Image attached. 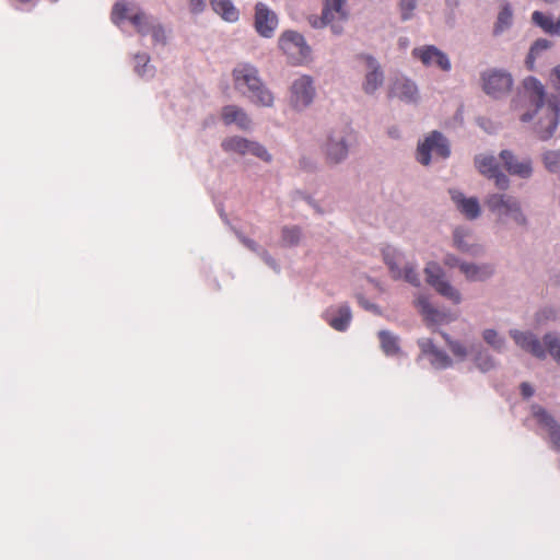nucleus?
<instances>
[{"mask_svg":"<svg viewBox=\"0 0 560 560\" xmlns=\"http://www.w3.org/2000/svg\"><path fill=\"white\" fill-rule=\"evenodd\" d=\"M524 93L533 109L520 116L522 122H532L535 136L541 141L550 140L560 122V107L553 96H547L545 86L536 78L524 80Z\"/></svg>","mask_w":560,"mask_h":560,"instance_id":"f257e3e1","label":"nucleus"},{"mask_svg":"<svg viewBox=\"0 0 560 560\" xmlns=\"http://www.w3.org/2000/svg\"><path fill=\"white\" fill-rule=\"evenodd\" d=\"M483 202L497 223L511 224L523 230L529 228V217L518 197L508 192H489Z\"/></svg>","mask_w":560,"mask_h":560,"instance_id":"f03ea898","label":"nucleus"},{"mask_svg":"<svg viewBox=\"0 0 560 560\" xmlns=\"http://www.w3.org/2000/svg\"><path fill=\"white\" fill-rule=\"evenodd\" d=\"M110 18L116 25H119L124 20H129L139 34H151L155 44H166V32L164 27L160 24H155L153 20L135 3H127L125 1L116 2L113 7Z\"/></svg>","mask_w":560,"mask_h":560,"instance_id":"7ed1b4c3","label":"nucleus"},{"mask_svg":"<svg viewBox=\"0 0 560 560\" xmlns=\"http://www.w3.org/2000/svg\"><path fill=\"white\" fill-rule=\"evenodd\" d=\"M235 89L246 95L254 104L265 107L273 105L272 93L261 82L258 70L249 65L243 63L233 70Z\"/></svg>","mask_w":560,"mask_h":560,"instance_id":"20e7f679","label":"nucleus"},{"mask_svg":"<svg viewBox=\"0 0 560 560\" xmlns=\"http://www.w3.org/2000/svg\"><path fill=\"white\" fill-rule=\"evenodd\" d=\"M383 259L394 280H405L417 288L421 285L417 264L409 260L401 250L393 246H386L383 249Z\"/></svg>","mask_w":560,"mask_h":560,"instance_id":"39448f33","label":"nucleus"},{"mask_svg":"<svg viewBox=\"0 0 560 560\" xmlns=\"http://www.w3.org/2000/svg\"><path fill=\"white\" fill-rule=\"evenodd\" d=\"M423 272L427 283L442 298L454 305H458L464 301L460 290L450 281L440 264L436 261L427 262Z\"/></svg>","mask_w":560,"mask_h":560,"instance_id":"423d86ee","label":"nucleus"},{"mask_svg":"<svg viewBox=\"0 0 560 560\" xmlns=\"http://www.w3.org/2000/svg\"><path fill=\"white\" fill-rule=\"evenodd\" d=\"M347 0H327L323 8L322 16L311 15L310 24L314 28L330 25L335 34H340L347 23V14L343 10Z\"/></svg>","mask_w":560,"mask_h":560,"instance_id":"0eeeda50","label":"nucleus"},{"mask_svg":"<svg viewBox=\"0 0 560 560\" xmlns=\"http://www.w3.org/2000/svg\"><path fill=\"white\" fill-rule=\"evenodd\" d=\"M355 60L364 72L361 85L363 92L370 96L375 95L385 81V73L381 63L370 54H359L355 56Z\"/></svg>","mask_w":560,"mask_h":560,"instance_id":"6e6552de","label":"nucleus"},{"mask_svg":"<svg viewBox=\"0 0 560 560\" xmlns=\"http://www.w3.org/2000/svg\"><path fill=\"white\" fill-rule=\"evenodd\" d=\"M432 154L446 159L451 154L450 143L447 139L439 131L430 132L417 145L416 160L423 166H428L432 162Z\"/></svg>","mask_w":560,"mask_h":560,"instance_id":"1a4fd4ad","label":"nucleus"},{"mask_svg":"<svg viewBox=\"0 0 560 560\" xmlns=\"http://www.w3.org/2000/svg\"><path fill=\"white\" fill-rule=\"evenodd\" d=\"M483 92L493 97L502 98L509 94L513 86V78L503 69L491 68L481 72Z\"/></svg>","mask_w":560,"mask_h":560,"instance_id":"9d476101","label":"nucleus"},{"mask_svg":"<svg viewBox=\"0 0 560 560\" xmlns=\"http://www.w3.org/2000/svg\"><path fill=\"white\" fill-rule=\"evenodd\" d=\"M388 97L409 105L419 104L421 96L415 80L402 73L395 74L388 84Z\"/></svg>","mask_w":560,"mask_h":560,"instance_id":"9b49d317","label":"nucleus"},{"mask_svg":"<svg viewBox=\"0 0 560 560\" xmlns=\"http://www.w3.org/2000/svg\"><path fill=\"white\" fill-rule=\"evenodd\" d=\"M420 353L418 361L427 360L433 370L442 371L454 366V359L443 349L439 348L433 339L428 337L419 338L417 341Z\"/></svg>","mask_w":560,"mask_h":560,"instance_id":"f8f14e48","label":"nucleus"},{"mask_svg":"<svg viewBox=\"0 0 560 560\" xmlns=\"http://www.w3.org/2000/svg\"><path fill=\"white\" fill-rule=\"evenodd\" d=\"M413 305L422 316L428 327L448 324L455 320V316L446 310L435 307L425 293L419 292L415 295Z\"/></svg>","mask_w":560,"mask_h":560,"instance_id":"ddd939ff","label":"nucleus"},{"mask_svg":"<svg viewBox=\"0 0 560 560\" xmlns=\"http://www.w3.org/2000/svg\"><path fill=\"white\" fill-rule=\"evenodd\" d=\"M529 415L530 419H533L546 434L551 448L560 452V424L555 417L542 406L536 404L530 406Z\"/></svg>","mask_w":560,"mask_h":560,"instance_id":"4468645a","label":"nucleus"},{"mask_svg":"<svg viewBox=\"0 0 560 560\" xmlns=\"http://www.w3.org/2000/svg\"><path fill=\"white\" fill-rule=\"evenodd\" d=\"M279 47L294 65L304 62L311 52L304 37L294 31H285L280 36Z\"/></svg>","mask_w":560,"mask_h":560,"instance_id":"2eb2a0df","label":"nucleus"},{"mask_svg":"<svg viewBox=\"0 0 560 560\" xmlns=\"http://www.w3.org/2000/svg\"><path fill=\"white\" fill-rule=\"evenodd\" d=\"M475 166L478 172L487 177L488 179H492L494 185L500 190H508L511 186V180L509 176L501 171L497 159L491 154H479L475 158Z\"/></svg>","mask_w":560,"mask_h":560,"instance_id":"dca6fc26","label":"nucleus"},{"mask_svg":"<svg viewBox=\"0 0 560 560\" xmlns=\"http://www.w3.org/2000/svg\"><path fill=\"white\" fill-rule=\"evenodd\" d=\"M221 147L225 152H233L240 155L252 154L265 162L271 161V155L268 153L264 145L256 141L247 140L243 137H229L222 141Z\"/></svg>","mask_w":560,"mask_h":560,"instance_id":"f3484780","label":"nucleus"},{"mask_svg":"<svg viewBox=\"0 0 560 560\" xmlns=\"http://www.w3.org/2000/svg\"><path fill=\"white\" fill-rule=\"evenodd\" d=\"M412 57L420 60L424 67H434L444 72L452 70V62L446 52L435 45H423L412 49Z\"/></svg>","mask_w":560,"mask_h":560,"instance_id":"a211bd4d","label":"nucleus"},{"mask_svg":"<svg viewBox=\"0 0 560 560\" xmlns=\"http://www.w3.org/2000/svg\"><path fill=\"white\" fill-rule=\"evenodd\" d=\"M452 245L462 254L471 257H481L485 255V246L477 242L472 231L468 228L456 226L452 233Z\"/></svg>","mask_w":560,"mask_h":560,"instance_id":"6ab92c4d","label":"nucleus"},{"mask_svg":"<svg viewBox=\"0 0 560 560\" xmlns=\"http://www.w3.org/2000/svg\"><path fill=\"white\" fill-rule=\"evenodd\" d=\"M499 158L505 171L522 179H529L534 174L533 160L529 156H518L511 150H502Z\"/></svg>","mask_w":560,"mask_h":560,"instance_id":"aec40b11","label":"nucleus"},{"mask_svg":"<svg viewBox=\"0 0 560 560\" xmlns=\"http://www.w3.org/2000/svg\"><path fill=\"white\" fill-rule=\"evenodd\" d=\"M315 94L313 79L310 75H301L291 84L290 104L296 109H303L313 102Z\"/></svg>","mask_w":560,"mask_h":560,"instance_id":"412c9836","label":"nucleus"},{"mask_svg":"<svg viewBox=\"0 0 560 560\" xmlns=\"http://www.w3.org/2000/svg\"><path fill=\"white\" fill-rule=\"evenodd\" d=\"M509 335L515 345L523 351L530 353L533 357L539 360L547 358L544 340L540 341V339L533 331L511 329Z\"/></svg>","mask_w":560,"mask_h":560,"instance_id":"4be33fe9","label":"nucleus"},{"mask_svg":"<svg viewBox=\"0 0 560 560\" xmlns=\"http://www.w3.org/2000/svg\"><path fill=\"white\" fill-rule=\"evenodd\" d=\"M254 27L265 38H271L278 27L277 14L262 2L255 5Z\"/></svg>","mask_w":560,"mask_h":560,"instance_id":"5701e85b","label":"nucleus"},{"mask_svg":"<svg viewBox=\"0 0 560 560\" xmlns=\"http://www.w3.org/2000/svg\"><path fill=\"white\" fill-rule=\"evenodd\" d=\"M450 196L456 209L467 219L476 220L481 215V206L477 197H466L458 189H450Z\"/></svg>","mask_w":560,"mask_h":560,"instance_id":"b1692460","label":"nucleus"},{"mask_svg":"<svg viewBox=\"0 0 560 560\" xmlns=\"http://www.w3.org/2000/svg\"><path fill=\"white\" fill-rule=\"evenodd\" d=\"M494 265L491 262L467 261L462 265V275L468 282H485L493 277Z\"/></svg>","mask_w":560,"mask_h":560,"instance_id":"393cba45","label":"nucleus"},{"mask_svg":"<svg viewBox=\"0 0 560 560\" xmlns=\"http://www.w3.org/2000/svg\"><path fill=\"white\" fill-rule=\"evenodd\" d=\"M472 362L478 371L488 373L499 366V361L490 353V351L480 345L471 347Z\"/></svg>","mask_w":560,"mask_h":560,"instance_id":"a878e982","label":"nucleus"},{"mask_svg":"<svg viewBox=\"0 0 560 560\" xmlns=\"http://www.w3.org/2000/svg\"><path fill=\"white\" fill-rule=\"evenodd\" d=\"M532 23L544 33L560 37V14L555 18L551 13L534 11L532 13Z\"/></svg>","mask_w":560,"mask_h":560,"instance_id":"bb28decb","label":"nucleus"},{"mask_svg":"<svg viewBox=\"0 0 560 560\" xmlns=\"http://www.w3.org/2000/svg\"><path fill=\"white\" fill-rule=\"evenodd\" d=\"M221 117L225 125L235 124L242 130L249 129L252 124V120L246 112L235 105L224 106L221 112Z\"/></svg>","mask_w":560,"mask_h":560,"instance_id":"cd10ccee","label":"nucleus"},{"mask_svg":"<svg viewBox=\"0 0 560 560\" xmlns=\"http://www.w3.org/2000/svg\"><path fill=\"white\" fill-rule=\"evenodd\" d=\"M348 154L346 138L341 135H332L327 143L326 155L330 163H338Z\"/></svg>","mask_w":560,"mask_h":560,"instance_id":"c85d7f7f","label":"nucleus"},{"mask_svg":"<svg viewBox=\"0 0 560 560\" xmlns=\"http://www.w3.org/2000/svg\"><path fill=\"white\" fill-rule=\"evenodd\" d=\"M211 9L229 23H235L240 19V11L232 0H210Z\"/></svg>","mask_w":560,"mask_h":560,"instance_id":"c756f323","label":"nucleus"},{"mask_svg":"<svg viewBox=\"0 0 560 560\" xmlns=\"http://www.w3.org/2000/svg\"><path fill=\"white\" fill-rule=\"evenodd\" d=\"M513 24V9L509 2H502L494 24L493 33L499 36Z\"/></svg>","mask_w":560,"mask_h":560,"instance_id":"7c9ffc66","label":"nucleus"},{"mask_svg":"<svg viewBox=\"0 0 560 560\" xmlns=\"http://www.w3.org/2000/svg\"><path fill=\"white\" fill-rule=\"evenodd\" d=\"M483 341L495 352L503 353L508 348V341L504 336L493 328L483 329L481 332Z\"/></svg>","mask_w":560,"mask_h":560,"instance_id":"2f4dec72","label":"nucleus"},{"mask_svg":"<svg viewBox=\"0 0 560 560\" xmlns=\"http://www.w3.org/2000/svg\"><path fill=\"white\" fill-rule=\"evenodd\" d=\"M541 163L547 172L560 180V148L545 150L541 153Z\"/></svg>","mask_w":560,"mask_h":560,"instance_id":"473e14b6","label":"nucleus"},{"mask_svg":"<svg viewBox=\"0 0 560 560\" xmlns=\"http://www.w3.org/2000/svg\"><path fill=\"white\" fill-rule=\"evenodd\" d=\"M381 347L386 355L394 357L400 353L399 338L386 330L378 332Z\"/></svg>","mask_w":560,"mask_h":560,"instance_id":"72a5a7b5","label":"nucleus"},{"mask_svg":"<svg viewBox=\"0 0 560 560\" xmlns=\"http://www.w3.org/2000/svg\"><path fill=\"white\" fill-rule=\"evenodd\" d=\"M544 345L547 351L552 359L560 364V335L555 331L547 332L544 336Z\"/></svg>","mask_w":560,"mask_h":560,"instance_id":"f704fd0d","label":"nucleus"},{"mask_svg":"<svg viewBox=\"0 0 560 560\" xmlns=\"http://www.w3.org/2000/svg\"><path fill=\"white\" fill-rule=\"evenodd\" d=\"M552 43L547 38H538L530 46L526 63L532 68L535 59L540 56L541 52L551 48Z\"/></svg>","mask_w":560,"mask_h":560,"instance_id":"c9c22d12","label":"nucleus"},{"mask_svg":"<svg viewBox=\"0 0 560 560\" xmlns=\"http://www.w3.org/2000/svg\"><path fill=\"white\" fill-rule=\"evenodd\" d=\"M417 8L418 0H398L400 20L402 22L410 21L415 16Z\"/></svg>","mask_w":560,"mask_h":560,"instance_id":"e433bc0d","label":"nucleus"},{"mask_svg":"<svg viewBox=\"0 0 560 560\" xmlns=\"http://www.w3.org/2000/svg\"><path fill=\"white\" fill-rule=\"evenodd\" d=\"M328 324L336 330L343 331L347 329L349 320H350V312L348 308L340 311L338 316H329L328 315Z\"/></svg>","mask_w":560,"mask_h":560,"instance_id":"4c0bfd02","label":"nucleus"},{"mask_svg":"<svg viewBox=\"0 0 560 560\" xmlns=\"http://www.w3.org/2000/svg\"><path fill=\"white\" fill-rule=\"evenodd\" d=\"M450 351L457 359V361L463 362L467 359L471 350L467 348V346L460 340L450 341Z\"/></svg>","mask_w":560,"mask_h":560,"instance_id":"58836bf2","label":"nucleus"},{"mask_svg":"<svg viewBox=\"0 0 560 560\" xmlns=\"http://www.w3.org/2000/svg\"><path fill=\"white\" fill-rule=\"evenodd\" d=\"M300 236H301V231L296 226L284 228L282 230V241L287 245H295V244H298V242L300 240Z\"/></svg>","mask_w":560,"mask_h":560,"instance_id":"ea45409f","label":"nucleus"},{"mask_svg":"<svg viewBox=\"0 0 560 560\" xmlns=\"http://www.w3.org/2000/svg\"><path fill=\"white\" fill-rule=\"evenodd\" d=\"M442 262L447 268H458L462 272V265L466 262V260L459 258L453 253H445L442 258Z\"/></svg>","mask_w":560,"mask_h":560,"instance_id":"a19ab883","label":"nucleus"},{"mask_svg":"<svg viewBox=\"0 0 560 560\" xmlns=\"http://www.w3.org/2000/svg\"><path fill=\"white\" fill-rule=\"evenodd\" d=\"M136 60V71L139 75L143 77L145 75V67L149 62V56L147 54H138L135 57Z\"/></svg>","mask_w":560,"mask_h":560,"instance_id":"79ce46f5","label":"nucleus"},{"mask_svg":"<svg viewBox=\"0 0 560 560\" xmlns=\"http://www.w3.org/2000/svg\"><path fill=\"white\" fill-rule=\"evenodd\" d=\"M357 299H358V303L365 310V311H369V312H372L374 314H380V307L368 301L363 295L361 294H358L357 295Z\"/></svg>","mask_w":560,"mask_h":560,"instance_id":"37998d69","label":"nucleus"},{"mask_svg":"<svg viewBox=\"0 0 560 560\" xmlns=\"http://www.w3.org/2000/svg\"><path fill=\"white\" fill-rule=\"evenodd\" d=\"M559 312L553 307H546L540 311L539 316L545 320H556L558 318Z\"/></svg>","mask_w":560,"mask_h":560,"instance_id":"c03bdc74","label":"nucleus"},{"mask_svg":"<svg viewBox=\"0 0 560 560\" xmlns=\"http://www.w3.org/2000/svg\"><path fill=\"white\" fill-rule=\"evenodd\" d=\"M206 8V0H190L189 9L192 13H200Z\"/></svg>","mask_w":560,"mask_h":560,"instance_id":"a18cd8bd","label":"nucleus"},{"mask_svg":"<svg viewBox=\"0 0 560 560\" xmlns=\"http://www.w3.org/2000/svg\"><path fill=\"white\" fill-rule=\"evenodd\" d=\"M521 392H522V395L525 397V398H529L534 395V388L530 384L528 383H523L521 385Z\"/></svg>","mask_w":560,"mask_h":560,"instance_id":"49530a36","label":"nucleus"},{"mask_svg":"<svg viewBox=\"0 0 560 560\" xmlns=\"http://www.w3.org/2000/svg\"><path fill=\"white\" fill-rule=\"evenodd\" d=\"M241 241H242V243H243V244H244L248 249H250V250H253V252H257V249H258V245L256 244V242H255V241H253V240H250V238H247V237H244V236H242V237H241Z\"/></svg>","mask_w":560,"mask_h":560,"instance_id":"de8ad7c7","label":"nucleus"},{"mask_svg":"<svg viewBox=\"0 0 560 560\" xmlns=\"http://www.w3.org/2000/svg\"><path fill=\"white\" fill-rule=\"evenodd\" d=\"M261 257L270 267L277 268L276 260L266 250L261 253Z\"/></svg>","mask_w":560,"mask_h":560,"instance_id":"09e8293b","label":"nucleus"},{"mask_svg":"<svg viewBox=\"0 0 560 560\" xmlns=\"http://www.w3.org/2000/svg\"><path fill=\"white\" fill-rule=\"evenodd\" d=\"M387 135L393 139H399L400 138V131L397 127H390L387 130Z\"/></svg>","mask_w":560,"mask_h":560,"instance_id":"8fccbe9b","label":"nucleus"},{"mask_svg":"<svg viewBox=\"0 0 560 560\" xmlns=\"http://www.w3.org/2000/svg\"><path fill=\"white\" fill-rule=\"evenodd\" d=\"M408 44H409V39H408L407 37H400V38L398 39V46H399L400 48H406V47H408Z\"/></svg>","mask_w":560,"mask_h":560,"instance_id":"3c124183","label":"nucleus"},{"mask_svg":"<svg viewBox=\"0 0 560 560\" xmlns=\"http://www.w3.org/2000/svg\"><path fill=\"white\" fill-rule=\"evenodd\" d=\"M443 339L445 340L447 347L450 348V341H456V339H453L448 334L441 332Z\"/></svg>","mask_w":560,"mask_h":560,"instance_id":"603ef678","label":"nucleus"},{"mask_svg":"<svg viewBox=\"0 0 560 560\" xmlns=\"http://www.w3.org/2000/svg\"><path fill=\"white\" fill-rule=\"evenodd\" d=\"M546 3L553 4L557 2V0H544Z\"/></svg>","mask_w":560,"mask_h":560,"instance_id":"864d4df0","label":"nucleus"}]
</instances>
